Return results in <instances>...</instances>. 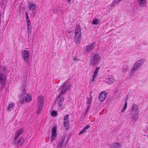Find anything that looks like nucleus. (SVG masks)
I'll use <instances>...</instances> for the list:
<instances>
[{"label": "nucleus", "mask_w": 148, "mask_h": 148, "mask_svg": "<svg viewBox=\"0 0 148 148\" xmlns=\"http://www.w3.org/2000/svg\"><path fill=\"white\" fill-rule=\"evenodd\" d=\"M81 31L80 25H77L75 29L74 34V40L77 44L80 42L81 38Z\"/></svg>", "instance_id": "f257e3e1"}, {"label": "nucleus", "mask_w": 148, "mask_h": 148, "mask_svg": "<svg viewBox=\"0 0 148 148\" xmlns=\"http://www.w3.org/2000/svg\"><path fill=\"white\" fill-rule=\"evenodd\" d=\"M115 80L113 78H108L106 79L107 82L109 83L110 84H112Z\"/></svg>", "instance_id": "4be33fe9"}, {"label": "nucleus", "mask_w": 148, "mask_h": 148, "mask_svg": "<svg viewBox=\"0 0 148 148\" xmlns=\"http://www.w3.org/2000/svg\"><path fill=\"white\" fill-rule=\"evenodd\" d=\"M101 61V58L100 55L97 53L95 54L91 60L90 64L93 66H97Z\"/></svg>", "instance_id": "f03ea898"}, {"label": "nucleus", "mask_w": 148, "mask_h": 148, "mask_svg": "<svg viewBox=\"0 0 148 148\" xmlns=\"http://www.w3.org/2000/svg\"><path fill=\"white\" fill-rule=\"evenodd\" d=\"M14 106V104L13 103H10L9 104L8 106L7 110L8 111H10L11 110L12 108Z\"/></svg>", "instance_id": "bb28decb"}, {"label": "nucleus", "mask_w": 148, "mask_h": 148, "mask_svg": "<svg viewBox=\"0 0 148 148\" xmlns=\"http://www.w3.org/2000/svg\"><path fill=\"white\" fill-rule=\"evenodd\" d=\"M90 127V126L89 125H87L83 129H82V130L81 131L79 132V134L80 135V134L84 133L85 132H86V130L87 129H89Z\"/></svg>", "instance_id": "412c9836"}, {"label": "nucleus", "mask_w": 148, "mask_h": 148, "mask_svg": "<svg viewBox=\"0 0 148 148\" xmlns=\"http://www.w3.org/2000/svg\"><path fill=\"white\" fill-rule=\"evenodd\" d=\"M51 115L53 117H55L57 115V112L55 110H53L50 112Z\"/></svg>", "instance_id": "a878e982"}, {"label": "nucleus", "mask_w": 148, "mask_h": 148, "mask_svg": "<svg viewBox=\"0 0 148 148\" xmlns=\"http://www.w3.org/2000/svg\"><path fill=\"white\" fill-rule=\"evenodd\" d=\"M43 106H38V108L37 110V114H39L41 112L43 107Z\"/></svg>", "instance_id": "cd10ccee"}, {"label": "nucleus", "mask_w": 148, "mask_h": 148, "mask_svg": "<svg viewBox=\"0 0 148 148\" xmlns=\"http://www.w3.org/2000/svg\"><path fill=\"white\" fill-rule=\"evenodd\" d=\"M67 82H66L63 85L60 86L59 88V90H61L58 95L59 97H60L64 93L68 90V89L67 88V86H66V85L67 84Z\"/></svg>", "instance_id": "423d86ee"}, {"label": "nucleus", "mask_w": 148, "mask_h": 148, "mask_svg": "<svg viewBox=\"0 0 148 148\" xmlns=\"http://www.w3.org/2000/svg\"><path fill=\"white\" fill-rule=\"evenodd\" d=\"M27 31L28 32H29L30 33H31V32H32V26H27Z\"/></svg>", "instance_id": "72a5a7b5"}, {"label": "nucleus", "mask_w": 148, "mask_h": 148, "mask_svg": "<svg viewBox=\"0 0 148 148\" xmlns=\"http://www.w3.org/2000/svg\"><path fill=\"white\" fill-rule=\"evenodd\" d=\"M73 61H75L77 60V59L75 57H73Z\"/></svg>", "instance_id": "58836bf2"}, {"label": "nucleus", "mask_w": 148, "mask_h": 148, "mask_svg": "<svg viewBox=\"0 0 148 148\" xmlns=\"http://www.w3.org/2000/svg\"><path fill=\"white\" fill-rule=\"evenodd\" d=\"M120 145L119 143H116L113 144L112 145V148H119L120 147Z\"/></svg>", "instance_id": "c85d7f7f"}, {"label": "nucleus", "mask_w": 148, "mask_h": 148, "mask_svg": "<svg viewBox=\"0 0 148 148\" xmlns=\"http://www.w3.org/2000/svg\"><path fill=\"white\" fill-rule=\"evenodd\" d=\"M32 100V96L30 94H27L25 97V101L27 102H29Z\"/></svg>", "instance_id": "6ab92c4d"}, {"label": "nucleus", "mask_w": 148, "mask_h": 148, "mask_svg": "<svg viewBox=\"0 0 148 148\" xmlns=\"http://www.w3.org/2000/svg\"><path fill=\"white\" fill-rule=\"evenodd\" d=\"M71 1V0H67V1L69 3Z\"/></svg>", "instance_id": "ea45409f"}, {"label": "nucleus", "mask_w": 148, "mask_h": 148, "mask_svg": "<svg viewBox=\"0 0 148 148\" xmlns=\"http://www.w3.org/2000/svg\"><path fill=\"white\" fill-rule=\"evenodd\" d=\"M95 45V43L94 42L86 46V51L87 52L92 50L94 48Z\"/></svg>", "instance_id": "9b49d317"}, {"label": "nucleus", "mask_w": 148, "mask_h": 148, "mask_svg": "<svg viewBox=\"0 0 148 148\" xmlns=\"http://www.w3.org/2000/svg\"><path fill=\"white\" fill-rule=\"evenodd\" d=\"M137 2L141 7H145L147 5L146 0H137Z\"/></svg>", "instance_id": "ddd939ff"}, {"label": "nucleus", "mask_w": 148, "mask_h": 148, "mask_svg": "<svg viewBox=\"0 0 148 148\" xmlns=\"http://www.w3.org/2000/svg\"><path fill=\"white\" fill-rule=\"evenodd\" d=\"M97 73L95 72H94L93 75L92 79V82L95 81L97 78Z\"/></svg>", "instance_id": "393cba45"}, {"label": "nucleus", "mask_w": 148, "mask_h": 148, "mask_svg": "<svg viewBox=\"0 0 148 148\" xmlns=\"http://www.w3.org/2000/svg\"><path fill=\"white\" fill-rule=\"evenodd\" d=\"M23 129L22 128L17 130L14 137V140H16V139L17 138L21 135L23 132Z\"/></svg>", "instance_id": "dca6fc26"}, {"label": "nucleus", "mask_w": 148, "mask_h": 148, "mask_svg": "<svg viewBox=\"0 0 148 148\" xmlns=\"http://www.w3.org/2000/svg\"><path fill=\"white\" fill-rule=\"evenodd\" d=\"M127 102L126 101L125 103L124 106V107L121 110V112H124L125 110H126V109L127 107Z\"/></svg>", "instance_id": "c756f323"}, {"label": "nucleus", "mask_w": 148, "mask_h": 148, "mask_svg": "<svg viewBox=\"0 0 148 148\" xmlns=\"http://www.w3.org/2000/svg\"><path fill=\"white\" fill-rule=\"evenodd\" d=\"M69 115L68 114L66 115L64 118L63 124L65 129L68 130L69 127Z\"/></svg>", "instance_id": "39448f33"}, {"label": "nucleus", "mask_w": 148, "mask_h": 148, "mask_svg": "<svg viewBox=\"0 0 148 148\" xmlns=\"http://www.w3.org/2000/svg\"><path fill=\"white\" fill-rule=\"evenodd\" d=\"M44 98L41 95L38 97L37 100V103L38 106H43L44 103Z\"/></svg>", "instance_id": "9d476101"}, {"label": "nucleus", "mask_w": 148, "mask_h": 148, "mask_svg": "<svg viewBox=\"0 0 148 148\" xmlns=\"http://www.w3.org/2000/svg\"><path fill=\"white\" fill-rule=\"evenodd\" d=\"M26 86L25 85H22L20 86V90L21 91V96H22V97H23L26 92L25 90Z\"/></svg>", "instance_id": "2eb2a0df"}, {"label": "nucleus", "mask_w": 148, "mask_h": 148, "mask_svg": "<svg viewBox=\"0 0 148 148\" xmlns=\"http://www.w3.org/2000/svg\"><path fill=\"white\" fill-rule=\"evenodd\" d=\"M57 135L56 127L54 126L53 127L52 130L51 136V142H53L56 139Z\"/></svg>", "instance_id": "0eeeda50"}, {"label": "nucleus", "mask_w": 148, "mask_h": 148, "mask_svg": "<svg viewBox=\"0 0 148 148\" xmlns=\"http://www.w3.org/2000/svg\"><path fill=\"white\" fill-rule=\"evenodd\" d=\"M100 69V67H97L95 69V71L94 72H96L97 73H98V71Z\"/></svg>", "instance_id": "c9c22d12"}, {"label": "nucleus", "mask_w": 148, "mask_h": 148, "mask_svg": "<svg viewBox=\"0 0 148 148\" xmlns=\"http://www.w3.org/2000/svg\"><path fill=\"white\" fill-rule=\"evenodd\" d=\"M107 96V92L105 91L101 92L99 96V99L101 101H103Z\"/></svg>", "instance_id": "1a4fd4ad"}, {"label": "nucleus", "mask_w": 148, "mask_h": 148, "mask_svg": "<svg viewBox=\"0 0 148 148\" xmlns=\"http://www.w3.org/2000/svg\"><path fill=\"white\" fill-rule=\"evenodd\" d=\"M139 112L131 113L132 118L133 120H136L138 118V115Z\"/></svg>", "instance_id": "a211bd4d"}, {"label": "nucleus", "mask_w": 148, "mask_h": 148, "mask_svg": "<svg viewBox=\"0 0 148 148\" xmlns=\"http://www.w3.org/2000/svg\"><path fill=\"white\" fill-rule=\"evenodd\" d=\"M26 21L27 23V27L31 26L29 19L26 20Z\"/></svg>", "instance_id": "473e14b6"}, {"label": "nucleus", "mask_w": 148, "mask_h": 148, "mask_svg": "<svg viewBox=\"0 0 148 148\" xmlns=\"http://www.w3.org/2000/svg\"><path fill=\"white\" fill-rule=\"evenodd\" d=\"M36 8V5L35 4H31L29 7V9L30 10L33 11Z\"/></svg>", "instance_id": "b1692460"}, {"label": "nucleus", "mask_w": 148, "mask_h": 148, "mask_svg": "<svg viewBox=\"0 0 148 148\" xmlns=\"http://www.w3.org/2000/svg\"><path fill=\"white\" fill-rule=\"evenodd\" d=\"M72 85V83H70L68 85H66V86H67V88L68 89H70Z\"/></svg>", "instance_id": "f704fd0d"}, {"label": "nucleus", "mask_w": 148, "mask_h": 148, "mask_svg": "<svg viewBox=\"0 0 148 148\" xmlns=\"http://www.w3.org/2000/svg\"><path fill=\"white\" fill-rule=\"evenodd\" d=\"M92 98L91 96H90V97L89 98H87V100L86 102V103L87 104L89 105L87 107V109L86 111H87L88 110V108L89 107L92 101Z\"/></svg>", "instance_id": "aec40b11"}, {"label": "nucleus", "mask_w": 148, "mask_h": 148, "mask_svg": "<svg viewBox=\"0 0 148 148\" xmlns=\"http://www.w3.org/2000/svg\"><path fill=\"white\" fill-rule=\"evenodd\" d=\"M21 57L25 62L28 63L29 60L30 51L28 50L23 51L21 53Z\"/></svg>", "instance_id": "20e7f679"}, {"label": "nucleus", "mask_w": 148, "mask_h": 148, "mask_svg": "<svg viewBox=\"0 0 148 148\" xmlns=\"http://www.w3.org/2000/svg\"><path fill=\"white\" fill-rule=\"evenodd\" d=\"M122 0H115L114 2H112L111 4H110V5L111 6H112L115 4V3H118L122 1Z\"/></svg>", "instance_id": "7c9ffc66"}, {"label": "nucleus", "mask_w": 148, "mask_h": 148, "mask_svg": "<svg viewBox=\"0 0 148 148\" xmlns=\"http://www.w3.org/2000/svg\"><path fill=\"white\" fill-rule=\"evenodd\" d=\"M128 69L129 68L128 67H124L122 70V72L124 73L125 72L128 70Z\"/></svg>", "instance_id": "2f4dec72"}, {"label": "nucleus", "mask_w": 148, "mask_h": 148, "mask_svg": "<svg viewBox=\"0 0 148 148\" xmlns=\"http://www.w3.org/2000/svg\"><path fill=\"white\" fill-rule=\"evenodd\" d=\"M100 23V20L98 18H94L92 21V23L94 25H97Z\"/></svg>", "instance_id": "5701e85b"}, {"label": "nucleus", "mask_w": 148, "mask_h": 148, "mask_svg": "<svg viewBox=\"0 0 148 148\" xmlns=\"http://www.w3.org/2000/svg\"><path fill=\"white\" fill-rule=\"evenodd\" d=\"M26 14V20L29 19V17L28 16V13L27 12L25 13Z\"/></svg>", "instance_id": "e433bc0d"}, {"label": "nucleus", "mask_w": 148, "mask_h": 148, "mask_svg": "<svg viewBox=\"0 0 148 148\" xmlns=\"http://www.w3.org/2000/svg\"><path fill=\"white\" fill-rule=\"evenodd\" d=\"M148 127H147V128Z\"/></svg>", "instance_id": "a19ab883"}, {"label": "nucleus", "mask_w": 148, "mask_h": 148, "mask_svg": "<svg viewBox=\"0 0 148 148\" xmlns=\"http://www.w3.org/2000/svg\"><path fill=\"white\" fill-rule=\"evenodd\" d=\"M58 96V97L57 98V99L58 100V106L59 108H60L59 109L61 110H63L64 109V108L63 107H62L61 106L62 105L63 102L64 100V98L63 97H60Z\"/></svg>", "instance_id": "6e6552de"}, {"label": "nucleus", "mask_w": 148, "mask_h": 148, "mask_svg": "<svg viewBox=\"0 0 148 148\" xmlns=\"http://www.w3.org/2000/svg\"><path fill=\"white\" fill-rule=\"evenodd\" d=\"M131 110V113L139 112L138 106L134 104L132 107Z\"/></svg>", "instance_id": "4468645a"}, {"label": "nucleus", "mask_w": 148, "mask_h": 148, "mask_svg": "<svg viewBox=\"0 0 148 148\" xmlns=\"http://www.w3.org/2000/svg\"><path fill=\"white\" fill-rule=\"evenodd\" d=\"M17 139L16 138V140H15L16 144L18 145L19 146H21L23 143L24 140L23 138H20L18 139L17 141H16L17 140Z\"/></svg>", "instance_id": "f3484780"}, {"label": "nucleus", "mask_w": 148, "mask_h": 148, "mask_svg": "<svg viewBox=\"0 0 148 148\" xmlns=\"http://www.w3.org/2000/svg\"><path fill=\"white\" fill-rule=\"evenodd\" d=\"M145 59H142L137 61L134 65L131 70V73H134L143 64L145 61Z\"/></svg>", "instance_id": "7ed1b4c3"}, {"label": "nucleus", "mask_w": 148, "mask_h": 148, "mask_svg": "<svg viewBox=\"0 0 148 148\" xmlns=\"http://www.w3.org/2000/svg\"><path fill=\"white\" fill-rule=\"evenodd\" d=\"M66 32L67 34H70L71 33V31L70 30H68L66 31Z\"/></svg>", "instance_id": "4c0bfd02"}, {"label": "nucleus", "mask_w": 148, "mask_h": 148, "mask_svg": "<svg viewBox=\"0 0 148 148\" xmlns=\"http://www.w3.org/2000/svg\"><path fill=\"white\" fill-rule=\"evenodd\" d=\"M64 137H61V139L57 145V147L59 148L64 147L66 145V143L64 142Z\"/></svg>", "instance_id": "f8f14e48"}]
</instances>
